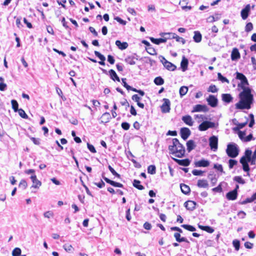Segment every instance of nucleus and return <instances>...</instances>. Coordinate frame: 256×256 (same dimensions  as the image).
I'll return each instance as SVG.
<instances>
[{"label": "nucleus", "mask_w": 256, "mask_h": 256, "mask_svg": "<svg viewBox=\"0 0 256 256\" xmlns=\"http://www.w3.org/2000/svg\"><path fill=\"white\" fill-rule=\"evenodd\" d=\"M139 56L136 54L133 55L128 56L125 58V62L130 64L134 65L136 64L135 60H138Z\"/></svg>", "instance_id": "9b49d317"}, {"label": "nucleus", "mask_w": 256, "mask_h": 256, "mask_svg": "<svg viewBox=\"0 0 256 256\" xmlns=\"http://www.w3.org/2000/svg\"><path fill=\"white\" fill-rule=\"evenodd\" d=\"M204 172L200 170H194L192 171V174L194 176H202Z\"/></svg>", "instance_id": "69168bd1"}, {"label": "nucleus", "mask_w": 256, "mask_h": 256, "mask_svg": "<svg viewBox=\"0 0 256 256\" xmlns=\"http://www.w3.org/2000/svg\"><path fill=\"white\" fill-rule=\"evenodd\" d=\"M186 146L188 151L190 152L196 148V145L193 140H189L186 142Z\"/></svg>", "instance_id": "bb28decb"}, {"label": "nucleus", "mask_w": 256, "mask_h": 256, "mask_svg": "<svg viewBox=\"0 0 256 256\" xmlns=\"http://www.w3.org/2000/svg\"><path fill=\"white\" fill-rule=\"evenodd\" d=\"M188 63V60L184 56H183L182 60L180 63V66L183 72H184L187 70Z\"/></svg>", "instance_id": "a878e982"}, {"label": "nucleus", "mask_w": 256, "mask_h": 256, "mask_svg": "<svg viewBox=\"0 0 256 256\" xmlns=\"http://www.w3.org/2000/svg\"><path fill=\"white\" fill-rule=\"evenodd\" d=\"M218 91V89L216 88V86L214 84L210 85L208 89V92H216Z\"/></svg>", "instance_id": "4d7b16f0"}, {"label": "nucleus", "mask_w": 256, "mask_h": 256, "mask_svg": "<svg viewBox=\"0 0 256 256\" xmlns=\"http://www.w3.org/2000/svg\"><path fill=\"white\" fill-rule=\"evenodd\" d=\"M252 150L249 149H247L244 152V156H246L248 158L250 159L252 156Z\"/></svg>", "instance_id": "052dcab7"}, {"label": "nucleus", "mask_w": 256, "mask_h": 256, "mask_svg": "<svg viewBox=\"0 0 256 256\" xmlns=\"http://www.w3.org/2000/svg\"><path fill=\"white\" fill-rule=\"evenodd\" d=\"M146 52L151 55L156 54V52L155 49L153 47H152V45L149 47H146Z\"/></svg>", "instance_id": "ea45409f"}, {"label": "nucleus", "mask_w": 256, "mask_h": 256, "mask_svg": "<svg viewBox=\"0 0 256 256\" xmlns=\"http://www.w3.org/2000/svg\"><path fill=\"white\" fill-rule=\"evenodd\" d=\"M226 152L228 156L232 158H236L239 153L238 145L234 143H230L227 146Z\"/></svg>", "instance_id": "7ed1b4c3"}, {"label": "nucleus", "mask_w": 256, "mask_h": 256, "mask_svg": "<svg viewBox=\"0 0 256 256\" xmlns=\"http://www.w3.org/2000/svg\"><path fill=\"white\" fill-rule=\"evenodd\" d=\"M234 180L240 184H244V180L240 176H236L234 178Z\"/></svg>", "instance_id": "37998d69"}, {"label": "nucleus", "mask_w": 256, "mask_h": 256, "mask_svg": "<svg viewBox=\"0 0 256 256\" xmlns=\"http://www.w3.org/2000/svg\"><path fill=\"white\" fill-rule=\"evenodd\" d=\"M170 34H176L175 33H172V32L162 33V34H160V35L164 37V38H166V40L167 39L172 38V36Z\"/></svg>", "instance_id": "8fccbe9b"}, {"label": "nucleus", "mask_w": 256, "mask_h": 256, "mask_svg": "<svg viewBox=\"0 0 256 256\" xmlns=\"http://www.w3.org/2000/svg\"><path fill=\"white\" fill-rule=\"evenodd\" d=\"M197 186L199 188H206L208 186V184L206 180H200L198 182Z\"/></svg>", "instance_id": "7c9ffc66"}, {"label": "nucleus", "mask_w": 256, "mask_h": 256, "mask_svg": "<svg viewBox=\"0 0 256 256\" xmlns=\"http://www.w3.org/2000/svg\"><path fill=\"white\" fill-rule=\"evenodd\" d=\"M11 104L12 105V108L14 110V112H17L18 109V104L17 101L15 100H12L11 101Z\"/></svg>", "instance_id": "c9c22d12"}, {"label": "nucleus", "mask_w": 256, "mask_h": 256, "mask_svg": "<svg viewBox=\"0 0 256 256\" xmlns=\"http://www.w3.org/2000/svg\"><path fill=\"white\" fill-rule=\"evenodd\" d=\"M181 226L184 229L190 231V232H194L196 230V228L192 226L189 224H182Z\"/></svg>", "instance_id": "e433bc0d"}, {"label": "nucleus", "mask_w": 256, "mask_h": 256, "mask_svg": "<svg viewBox=\"0 0 256 256\" xmlns=\"http://www.w3.org/2000/svg\"><path fill=\"white\" fill-rule=\"evenodd\" d=\"M121 126L124 130H128L130 128V124L127 122H123L122 123Z\"/></svg>", "instance_id": "e2e57ef3"}, {"label": "nucleus", "mask_w": 256, "mask_h": 256, "mask_svg": "<svg viewBox=\"0 0 256 256\" xmlns=\"http://www.w3.org/2000/svg\"><path fill=\"white\" fill-rule=\"evenodd\" d=\"M19 115L23 118L27 119L28 118V115L26 114L24 110L22 108L19 109L18 111Z\"/></svg>", "instance_id": "c03bdc74"}, {"label": "nucleus", "mask_w": 256, "mask_h": 256, "mask_svg": "<svg viewBox=\"0 0 256 256\" xmlns=\"http://www.w3.org/2000/svg\"><path fill=\"white\" fill-rule=\"evenodd\" d=\"M254 200L252 198V196L250 198H246L244 200H243L242 202H240V204H246L248 203H250L252 202H254Z\"/></svg>", "instance_id": "680f3d73"}, {"label": "nucleus", "mask_w": 256, "mask_h": 256, "mask_svg": "<svg viewBox=\"0 0 256 256\" xmlns=\"http://www.w3.org/2000/svg\"><path fill=\"white\" fill-rule=\"evenodd\" d=\"M196 202L192 200H188L185 202L184 204V206L186 208L189 210L192 211L196 208Z\"/></svg>", "instance_id": "2eb2a0df"}, {"label": "nucleus", "mask_w": 256, "mask_h": 256, "mask_svg": "<svg viewBox=\"0 0 256 256\" xmlns=\"http://www.w3.org/2000/svg\"><path fill=\"white\" fill-rule=\"evenodd\" d=\"M236 78L240 80V81L242 80L243 78H244L246 77V76L240 72H236Z\"/></svg>", "instance_id": "bf43d9fd"}, {"label": "nucleus", "mask_w": 256, "mask_h": 256, "mask_svg": "<svg viewBox=\"0 0 256 256\" xmlns=\"http://www.w3.org/2000/svg\"><path fill=\"white\" fill-rule=\"evenodd\" d=\"M163 65L168 70L174 71L176 68L174 64L167 60H165L163 62Z\"/></svg>", "instance_id": "6ab92c4d"}, {"label": "nucleus", "mask_w": 256, "mask_h": 256, "mask_svg": "<svg viewBox=\"0 0 256 256\" xmlns=\"http://www.w3.org/2000/svg\"><path fill=\"white\" fill-rule=\"evenodd\" d=\"M233 246L236 250H238L240 247V242L238 240H234L232 242Z\"/></svg>", "instance_id": "a18cd8bd"}, {"label": "nucleus", "mask_w": 256, "mask_h": 256, "mask_svg": "<svg viewBox=\"0 0 256 256\" xmlns=\"http://www.w3.org/2000/svg\"><path fill=\"white\" fill-rule=\"evenodd\" d=\"M191 132L188 128H182L180 130V134L184 140H186L190 135Z\"/></svg>", "instance_id": "1a4fd4ad"}, {"label": "nucleus", "mask_w": 256, "mask_h": 256, "mask_svg": "<svg viewBox=\"0 0 256 256\" xmlns=\"http://www.w3.org/2000/svg\"><path fill=\"white\" fill-rule=\"evenodd\" d=\"M222 100L226 103L229 104L232 101L233 98L229 94H223L222 95Z\"/></svg>", "instance_id": "412c9836"}, {"label": "nucleus", "mask_w": 256, "mask_h": 256, "mask_svg": "<svg viewBox=\"0 0 256 256\" xmlns=\"http://www.w3.org/2000/svg\"><path fill=\"white\" fill-rule=\"evenodd\" d=\"M180 188L182 192L184 194H188L190 192V188L188 186L184 184H180Z\"/></svg>", "instance_id": "c85d7f7f"}, {"label": "nucleus", "mask_w": 256, "mask_h": 256, "mask_svg": "<svg viewBox=\"0 0 256 256\" xmlns=\"http://www.w3.org/2000/svg\"><path fill=\"white\" fill-rule=\"evenodd\" d=\"M109 74L110 76V78L112 80L114 81H118V82H120V78L116 74V72L114 70H110L108 71Z\"/></svg>", "instance_id": "5701e85b"}, {"label": "nucleus", "mask_w": 256, "mask_h": 256, "mask_svg": "<svg viewBox=\"0 0 256 256\" xmlns=\"http://www.w3.org/2000/svg\"><path fill=\"white\" fill-rule=\"evenodd\" d=\"M164 103L161 106V110L163 113L170 112V100L168 98L163 99Z\"/></svg>", "instance_id": "0eeeda50"}, {"label": "nucleus", "mask_w": 256, "mask_h": 256, "mask_svg": "<svg viewBox=\"0 0 256 256\" xmlns=\"http://www.w3.org/2000/svg\"><path fill=\"white\" fill-rule=\"evenodd\" d=\"M238 163V162L235 160L230 159L228 160V166L230 168H232Z\"/></svg>", "instance_id": "603ef678"}, {"label": "nucleus", "mask_w": 256, "mask_h": 256, "mask_svg": "<svg viewBox=\"0 0 256 256\" xmlns=\"http://www.w3.org/2000/svg\"><path fill=\"white\" fill-rule=\"evenodd\" d=\"M178 164L184 166H187L190 165V161L188 158L184 160H179L176 158H172Z\"/></svg>", "instance_id": "f3484780"}, {"label": "nucleus", "mask_w": 256, "mask_h": 256, "mask_svg": "<svg viewBox=\"0 0 256 256\" xmlns=\"http://www.w3.org/2000/svg\"><path fill=\"white\" fill-rule=\"evenodd\" d=\"M126 78H122V84L123 86L126 88L127 90H130L131 88V86L128 84L126 82Z\"/></svg>", "instance_id": "6e6d98bb"}, {"label": "nucleus", "mask_w": 256, "mask_h": 256, "mask_svg": "<svg viewBox=\"0 0 256 256\" xmlns=\"http://www.w3.org/2000/svg\"><path fill=\"white\" fill-rule=\"evenodd\" d=\"M240 58V54L236 48H233L231 54V59L236 60Z\"/></svg>", "instance_id": "aec40b11"}, {"label": "nucleus", "mask_w": 256, "mask_h": 256, "mask_svg": "<svg viewBox=\"0 0 256 256\" xmlns=\"http://www.w3.org/2000/svg\"><path fill=\"white\" fill-rule=\"evenodd\" d=\"M216 124L214 122L208 120H204L199 125L198 129L200 131H205L209 128H214Z\"/></svg>", "instance_id": "20e7f679"}, {"label": "nucleus", "mask_w": 256, "mask_h": 256, "mask_svg": "<svg viewBox=\"0 0 256 256\" xmlns=\"http://www.w3.org/2000/svg\"><path fill=\"white\" fill-rule=\"evenodd\" d=\"M150 39L152 43L155 44H160V43H163V42H166V38H164H164H155L152 37H150Z\"/></svg>", "instance_id": "cd10ccee"}, {"label": "nucleus", "mask_w": 256, "mask_h": 256, "mask_svg": "<svg viewBox=\"0 0 256 256\" xmlns=\"http://www.w3.org/2000/svg\"><path fill=\"white\" fill-rule=\"evenodd\" d=\"M133 186L139 190H143L144 188L140 184V182L137 180H134L133 181Z\"/></svg>", "instance_id": "2f4dec72"}, {"label": "nucleus", "mask_w": 256, "mask_h": 256, "mask_svg": "<svg viewBox=\"0 0 256 256\" xmlns=\"http://www.w3.org/2000/svg\"><path fill=\"white\" fill-rule=\"evenodd\" d=\"M28 184L26 180H21L19 184V187L22 188L23 190H24L26 188Z\"/></svg>", "instance_id": "09e8293b"}, {"label": "nucleus", "mask_w": 256, "mask_h": 256, "mask_svg": "<svg viewBox=\"0 0 256 256\" xmlns=\"http://www.w3.org/2000/svg\"><path fill=\"white\" fill-rule=\"evenodd\" d=\"M188 91V87L186 86H182L179 90L180 94L181 97H182L184 96Z\"/></svg>", "instance_id": "4c0bfd02"}, {"label": "nucleus", "mask_w": 256, "mask_h": 256, "mask_svg": "<svg viewBox=\"0 0 256 256\" xmlns=\"http://www.w3.org/2000/svg\"><path fill=\"white\" fill-rule=\"evenodd\" d=\"M102 177L103 179L108 184H110V185L115 186V187H118V188H123L124 186L122 184L116 182L114 181H113L108 178L104 176V174L102 175Z\"/></svg>", "instance_id": "4468645a"}, {"label": "nucleus", "mask_w": 256, "mask_h": 256, "mask_svg": "<svg viewBox=\"0 0 256 256\" xmlns=\"http://www.w3.org/2000/svg\"><path fill=\"white\" fill-rule=\"evenodd\" d=\"M114 19L122 25L126 24V21L122 20L118 16L114 17Z\"/></svg>", "instance_id": "0e129e2a"}, {"label": "nucleus", "mask_w": 256, "mask_h": 256, "mask_svg": "<svg viewBox=\"0 0 256 256\" xmlns=\"http://www.w3.org/2000/svg\"><path fill=\"white\" fill-rule=\"evenodd\" d=\"M102 122H107L109 121L110 118V116L109 112H106L104 113L102 116Z\"/></svg>", "instance_id": "473e14b6"}, {"label": "nucleus", "mask_w": 256, "mask_h": 256, "mask_svg": "<svg viewBox=\"0 0 256 256\" xmlns=\"http://www.w3.org/2000/svg\"><path fill=\"white\" fill-rule=\"evenodd\" d=\"M250 118V122L249 123L248 126L250 128H252L254 125V116L253 114H250L249 116Z\"/></svg>", "instance_id": "864d4df0"}, {"label": "nucleus", "mask_w": 256, "mask_h": 256, "mask_svg": "<svg viewBox=\"0 0 256 256\" xmlns=\"http://www.w3.org/2000/svg\"><path fill=\"white\" fill-rule=\"evenodd\" d=\"M210 164V162L207 160L202 158L194 162L195 167H208Z\"/></svg>", "instance_id": "9d476101"}, {"label": "nucleus", "mask_w": 256, "mask_h": 256, "mask_svg": "<svg viewBox=\"0 0 256 256\" xmlns=\"http://www.w3.org/2000/svg\"><path fill=\"white\" fill-rule=\"evenodd\" d=\"M238 196V192H236V190H232L226 194V198L228 200H235L236 199Z\"/></svg>", "instance_id": "a211bd4d"}, {"label": "nucleus", "mask_w": 256, "mask_h": 256, "mask_svg": "<svg viewBox=\"0 0 256 256\" xmlns=\"http://www.w3.org/2000/svg\"><path fill=\"white\" fill-rule=\"evenodd\" d=\"M218 80L221 81L222 82H227L228 84L230 82L229 80L226 78L224 77L220 72L218 74Z\"/></svg>", "instance_id": "a19ab883"}, {"label": "nucleus", "mask_w": 256, "mask_h": 256, "mask_svg": "<svg viewBox=\"0 0 256 256\" xmlns=\"http://www.w3.org/2000/svg\"><path fill=\"white\" fill-rule=\"evenodd\" d=\"M168 150L170 154L176 157L182 158L184 156L185 148L176 138L172 140V144L169 146Z\"/></svg>", "instance_id": "f03ea898"}, {"label": "nucleus", "mask_w": 256, "mask_h": 256, "mask_svg": "<svg viewBox=\"0 0 256 256\" xmlns=\"http://www.w3.org/2000/svg\"><path fill=\"white\" fill-rule=\"evenodd\" d=\"M148 172L151 174H154L156 172V168L154 165H150L148 168Z\"/></svg>", "instance_id": "58836bf2"}, {"label": "nucleus", "mask_w": 256, "mask_h": 256, "mask_svg": "<svg viewBox=\"0 0 256 256\" xmlns=\"http://www.w3.org/2000/svg\"><path fill=\"white\" fill-rule=\"evenodd\" d=\"M208 108L206 105H202V104H196L192 110V112H207L208 110Z\"/></svg>", "instance_id": "ddd939ff"}, {"label": "nucleus", "mask_w": 256, "mask_h": 256, "mask_svg": "<svg viewBox=\"0 0 256 256\" xmlns=\"http://www.w3.org/2000/svg\"><path fill=\"white\" fill-rule=\"evenodd\" d=\"M253 29V25L252 22H248L246 24L245 30L246 32H250Z\"/></svg>", "instance_id": "5fc2aeb1"}, {"label": "nucleus", "mask_w": 256, "mask_h": 256, "mask_svg": "<svg viewBox=\"0 0 256 256\" xmlns=\"http://www.w3.org/2000/svg\"><path fill=\"white\" fill-rule=\"evenodd\" d=\"M172 36V38H175L176 42H181L182 44H184L186 43V40L184 38L180 37L176 34H170Z\"/></svg>", "instance_id": "f704fd0d"}, {"label": "nucleus", "mask_w": 256, "mask_h": 256, "mask_svg": "<svg viewBox=\"0 0 256 256\" xmlns=\"http://www.w3.org/2000/svg\"><path fill=\"white\" fill-rule=\"evenodd\" d=\"M154 82L157 86H161L164 84V80L161 76L156 77Z\"/></svg>", "instance_id": "72a5a7b5"}, {"label": "nucleus", "mask_w": 256, "mask_h": 256, "mask_svg": "<svg viewBox=\"0 0 256 256\" xmlns=\"http://www.w3.org/2000/svg\"><path fill=\"white\" fill-rule=\"evenodd\" d=\"M256 160V149L255 150L253 155L251 156L250 158L249 159L248 161H250V164L252 165L254 164Z\"/></svg>", "instance_id": "3c124183"}, {"label": "nucleus", "mask_w": 256, "mask_h": 256, "mask_svg": "<svg viewBox=\"0 0 256 256\" xmlns=\"http://www.w3.org/2000/svg\"><path fill=\"white\" fill-rule=\"evenodd\" d=\"M116 45L121 50L126 49L128 46L126 42H121L119 40H116Z\"/></svg>", "instance_id": "4be33fe9"}, {"label": "nucleus", "mask_w": 256, "mask_h": 256, "mask_svg": "<svg viewBox=\"0 0 256 256\" xmlns=\"http://www.w3.org/2000/svg\"><path fill=\"white\" fill-rule=\"evenodd\" d=\"M214 168L224 173V172L223 170V168L222 164H214Z\"/></svg>", "instance_id": "13d9d810"}, {"label": "nucleus", "mask_w": 256, "mask_h": 256, "mask_svg": "<svg viewBox=\"0 0 256 256\" xmlns=\"http://www.w3.org/2000/svg\"><path fill=\"white\" fill-rule=\"evenodd\" d=\"M174 237L175 238L176 240L178 242H189L188 240L184 237L180 238V233L176 232L174 234Z\"/></svg>", "instance_id": "393cba45"}, {"label": "nucleus", "mask_w": 256, "mask_h": 256, "mask_svg": "<svg viewBox=\"0 0 256 256\" xmlns=\"http://www.w3.org/2000/svg\"><path fill=\"white\" fill-rule=\"evenodd\" d=\"M209 145L212 150L216 151L218 149V137L214 136H210L209 138Z\"/></svg>", "instance_id": "39448f33"}, {"label": "nucleus", "mask_w": 256, "mask_h": 256, "mask_svg": "<svg viewBox=\"0 0 256 256\" xmlns=\"http://www.w3.org/2000/svg\"><path fill=\"white\" fill-rule=\"evenodd\" d=\"M87 146H88V148L89 150L90 151L92 152V153L96 152V150L94 147V146H92L91 144H90L89 143H88Z\"/></svg>", "instance_id": "338daca9"}, {"label": "nucleus", "mask_w": 256, "mask_h": 256, "mask_svg": "<svg viewBox=\"0 0 256 256\" xmlns=\"http://www.w3.org/2000/svg\"><path fill=\"white\" fill-rule=\"evenodd\" d=\"M206 101L208 105L212 108H215L218 105V100L217 98L213 95H210L206 98Z\"/></svg>", "instance_id": "6e6552de"}, {"label": "nucleus", "mask_w": 256, "mask_h": 256, "mask_svg": "<svg viewBox=\"0 0 256 256\" xmlns=\"http://www.w3.org/2000/svg\"><path fill=\"white\" fill-rule=\"evenodd\" d=\"M208 178L210 180V182L212 184V186H214L216 184L217 182V178H216L215 176H213L212 174H209L208 176Z\"/></svg>", "instance_id": "49530a36"}, {"label": "nucleus", "mask_w": 256, "mask_h": 256, "mask_svg": "<svg viewBox=\"0 0 256 256\" xmlns=\"http://www.w3.org/2000/svg\"><path fill=\"white\" fill-rule=\"evenodd\" d=\"M21 250L18 248H16L12 252V256H20L21 255Z\"/></svg>", "instance_id": "79ce46f5"}, {"label": "nucleus", "mask_w": 256, "mask_h": 256, "mask_svg": "<svg viewBox=\"0 0 256 256\" xmlns=\"http://www.w3.org/2000/svg\"><path fill=\"white\" fill-rule=\"evenodd\" d=\"M194 36L193 37L194 40L196 42H200L202 40V34L198 31H195L194 32Z\"/></svg>", "instance_id": "c756f323"}, {"label": "nucleus", "mask_w": 256, "mask_h": 256, "mask_svg": "<svg viewBox=\"0 0 256 256\" xmlns=\"http://www.w3.org/2000/svg\"><path fill=\"white\" fill-rule=\"evenodd\" d=\"M94 54L100 60L102 61H105L106 58L105 56L101 54L100 52L98 51H94Z\"/></svg>", "instance_id": "de8ad7c7"}, {"label": "nucleus", "mask_w": 256, "mask_h": 256, "mask_svg": "<svg viewBox=\"0 0 256 256\" xmlns=\"http://www.w3.org/2000/svg\"><path fill=\"white\" fill-rule=\"evenodd\" d=\"M249 159L246 158V156H242L240 160V162L242 164V170L246 172H248L250 171V166L248 165V162L250 163V161H248Z\"/></svg>", "instance_id": "423d86ee"}, {"label": "nucleus", "mask_w": 256, "mask_h": 256, "mask_svg": "<svg viewBox=\"0 0 256 256\" xmlns=\"http://www.w3.org/2000/svg\"><path fill=\"white\" fill-rule=\"evenodd\" d=\"M182 121L186 124L192 126L193 125V121L190 116H186L182 117Z\"/></svg>", "instance_id": "b1692460"}, {"label": "nucleus", "mask_w": 256, "mask_h": 256, "mask_svg": "<svg viewBox=\"0 0 256 256\" xmlns=\"http://www.w3.org/2000/svg\"><path fill=\"white\" fill-rule=\"evenodd\" d=\"M250 4H247L246 7L243 8L240 12L241 16L243 20H246L250 12Z\"/></svg>", "instance_id": "dca6fc26"}, {"label": "nucleus", "mask_w": 256, "mask_h": 256, "mask_svg": "<svg viewBox=\"0 0 256 256\" xmlns=\"http://www.w3.org/2000/svg\"><path fill=\"white\" fill-rule=\"evenodd\" d=\"M240 82L241 84H238V86L242 88V91L239 94L240 100L236 104V108L238 110H248L250 108L251 104L253 103V95L252 94L251 89L246 86L248 84L246 76Z\"/></svg>", "instance_id": "f257e3e1"}, {"label": "nucleus", "mask_w": 256, "mask_h": 256, "mask_svg": "<svg viewBox=\"0 0 256 256\" xmlns=\"http://www.w3.org/2000/svg\"><path fill=\"white\" fill-rule=\"evenodd\" d=\"M30 178L33 183L32 188H38L41 186L42 182L40 181L37 179L36 176L35 174L32 175L30 177Z\"/></svg>", "instance_id": "f8f14e48"}, {"label": "nucleus", "mask_w": 256, "mask_h": 256, "mask_svg": "<svg viewBox=\"0 0 256 256\" xmlns=\"http://www.w3.org/2000/svg\"><path fill=\"white\" fill-rule=\"evenodd\" d=\"M94 184L100 188L105 186V183L102 180H100V182H94Z\"/></svg>", "instance_id": "774afa93"}]
</instances>
